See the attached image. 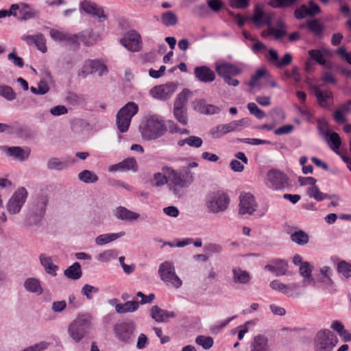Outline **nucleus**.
<instances>
[{
	"instance_id": "nucleus-63",
	"label": "nucleus",
	"mask_w": 351,
	"mask_h": 351,
	"mask_svg": "<svg viewBox=\"0 0 351 351\" xmlns=\"http://www.w3.org/2000/svg\"><path fill=\"white\" fill-rule=\"evenodd\" d=\"M292 62V56L291 53H287L284 55L281 60H278L277 67L282 68L290 64Z\"/></svg>"
},
{
	"instance_id": "nucleus-24",
	"label": "nucleus",
	"mask_w": 351,
	"mask_h": 351,
	"mask_svg": "<svg viewBox=\"0 0 351 351\" xmlns=\"http://www.w3.org/2000/svg\"><path fill=\"white\" fill-rule=\"evenodd\" d=\"M114 215L116 218L123 221H135L140 217L138 213L132 211L123 206L117 207L114 210Z\"/></svg>"
},
{
	"instance_id": "nucleus-17",
	"label": "nucleus",
	"mask_w": 351,
	"mask_h": 351,
	"mask_svg": "<svg viewBox=\"0 0 351 351\" xmlns=\"http://www.w3.org/2000/svg\"><path fill=\"white\" fill-rule=\"evenodd\" d=\"M267 180L273 187L277 190L283 189L288 186L287 176L277 170H270L267 173Z\"/></svg>"
},
{
	"instance_id": "nucleus-33",
	"label": "nucleus",
	"mask_w": 351,
	"mask_h": 351,
	"mask_svg": "<svg viewBox=\"0 0 351 351\" xmlns=\"http://www.w3.org/2000/svg\"><path fill=\"white\" fill-rule=\"evenodd\" d=\"M329 51L326 49H311L308 51V54L311 59L315 60L322 65L326 64V60L324 56L329 55Z\"/></svg>"
},
{
	"instance_id": "nucleus-55",
	"label": "nucleus",
	"mask_w": 351,
	"mask_h": 351,
	"mask_svg": "<svg viewBox=\"0 0 351 351\" xmlns=\"http://www.w3.org/2000/svg\"><path fill=\"white\" fill-rule=\"evenodd\" d=\"M270 287L272 289L278 291L282 293L287 294L289 293V287L287 285L280 282L278 280H273L270 283Z\"/></svg>"
},
{
	"instance_id": "nucleus-64",
	"label": "nucleus",
	"mask_w": 351,
	"mask_h": 351,
	"mask_svg": "<svg viewBox=\"0 0 351 351\" xmlns=\"http://www.w3.org/2000/svg\"><path fill=\"white\" fill-rule=\"evenodd\" d=\"M48 343L46 342H40L32 346H29L23 351H43L47 348Z\"/></svg>"
},
{
	"instance_id": "nucleus-31",
	"label": "nucleus",
	"mask_w": 351,
	"mask_h": 351,
	"mask_svg": "<svg viewBox=\"0 0 351 351\" xmlns=\"http://www.w3.org/2000/svg\"><path fill=\"white\" fill-rule=\"evenodd\" d=\"M139 303L137 301H128L121 304L115 305V310L118 313L134 312L138 309Z\"/></svg>"
},
{
	"instance_id": "nucleus-35",
	"label": "nucleus",
	"mask_w": 351,
	"mask_h": 351,
	"mask_svg": "<svg viewBox=\"0 0 351 351\" xmlns=\"http://www.w3.org/2000/svg\"><path fill=\"white\" fill-rule=\"evenodd\" d=\"M188 145L189 147L199 148L203 144L202 139L196 136H189V137L181 139L178 142L180 147H183L184 145Z\"/></svg>"
},
{
	"instance_id": "nucleus-1",
	"label": "nucleus",
	"mask_w": 351,
	"mask_h": 351,
	"mask_svg": "<svg viewBox=\"0 0 351 351\" xmlns=\"http://www.w3.org/2000/svg\"><path fill=\"white\" fill-rule=\"evenodd\" d=\"M273 19L274 14L265 13L261 7L256 6L250 20L257 28H261L264 25L267 26V29L261 32L263 38L273 36L274 39L278 40L287 34V25L283 20L278 19L276 22V27H274L271 24Z\"/></svg>"
},
{
	"instance_id": "nucleus-5",
	"label": "nucleus",
	"mask_w": 351,
	"mask_h": 351,
	"mask_svg": "<svg viewBox=\"0 0 351 351\" xmlns=\"http://www.w3.org/2000/svg\"><path fill=\"white\" fill-rule=\"evenodd\" d=\"M138 106L134 102H129L122 107L117 114L116 125L120 132L128 130L132 118L138 112Z\"/></svg>"
},
{
	"instance_id": "nucleus-51",
	"label": "nucleus",
	"mask_w": 351,
	"mask_h": 351,
	"mask_svg": "<svg viewBox=\"0 0 351 351\" xmlns=\"http://www.w3.org/2000/svg\"><path fill=\"white\" fill-rule=\"evenodd\" d=\"M247 109L252 114H254L259 119H261L266 116L265 113L261 110L255 103H249L247 104Z\"/></svg>"
},
{
	"instance_id": "nucleus-50",
	"label": "nucleus",
	"mask_w": 351,
	"mask_h": 351,
	"mask_svg": "<svg viewBox=\"0 0 351 351\" xmlns=\"http://www.w3.org/2000/svg\"><path fill=\"white\" fill-rule=\"evenodd\" d=\"M68 102L73 106L80 105L83 104L86 99L85 97L82 95H77L73 93H70L67 96Z\"/></svg>"
},
{
	"instance_id": "nucleus-21",
	"label": "nucleus",
	"mask_w": 351,
	"mask_h": 351,
	"mask_svg": "<svg viewBox=\"0 0 351 351\" xmlns=\"http://www.w3.org/2000/svg\"><path fill=\"white\" fill-rule=\"evenodd\" d=\"M313 93L317 102L322 108H328L332 101V93L329 90H322L317 86H313Z\"/></svg>"
},
{
	"instance_id": "nucleus-53",
	"label": "nucleus",
	"mask_w": 351,
	"mask_h": 351,
	"mask_svg": "<svg viewBox=\"0 0 351 351\" xmlns=\"http://www.w3.org/2000/svg\"><path fill=\"white\" fill-rule=\"evenodd\" d=\"M298 0H273L269 5L273 8H288L293 5Z\"/></svg>"
},
{
	"instance_id": "nucleus-8",
	"label": "nucleus",
	"mask_w": 351,
	"mask_h": 351,
	"mask_svg": "<svg viewBox=\"0 0 351 351\" xmlns=\"http://www.w3.org/2000/svg\"><path fill=\"white\" fill-rule=\"evenodd\" d=\"M230 203L228 195L223 192H217L211 194L206 202L208 211L217 214L227 210Z\"/></svg>"
},
{
	"instance_id": "nucleus-13",
	"label": "nucleus",
	"mask_w": 351,
	"mask_h": 351,
	"mask_svg": "<svg viewBox=\"0 0 351 351\" xmlns=\"http://www.w3.org/2000/svg\"><path fill=\"white\" fill-rule=\"evenodd\" d=\"M247 123V121L245 119L232 121L227 124L218 125L215 128V130L212 132V134L216 138H219L229 132L241 130V128Z\"/></svg>"
},
{
	"instance_id": "nucleus-39",
	"label": "nucleus",
	"mask_w": 351,
	"mask_h": 351,
	"mask_svg": "<svg viewBox=\"0 0 351 351\" xmlns=\"http://www.w3.org/2000/svg\"><path fill=\"white\" fill-rule=\"evenodd\" d=\"M79 180L84 183L92 184L98 180V176L89 170H84L78 175Z\"/></svg>"
},
{
	"instance_id": "nucleus-46",
	"label": "nucleus",
	"mask_w": 351,
	"mask_h": 351,
	"mask_svg": "<svg viewBox=\"0 0 351 351\" xmlns=\"http://www.w3.org/2000/svg\"><path fill=\"white\" fill-rule=\"evenodd\" d=\"M275 274L276 276H284L286 274L288 268V264L283 260L274 261Z\"/></svg>"
},
{
	"instance_id": "nucleus-23",
	"label": "nucleus",
	"mask_w": 351,
	"mask_h": 351,
	"mask_svg": "<svg viewBox=\"0 0 351 351\" xmlns=\"http://www.w3.org/2000/svg\"><path fill=\"white\" fill-rule=\"evenodd\" d=\"M250 351H270L267 337L263 335L255 336L250 343Z\"/></svg>"
},
{
	"instance_id": "nucleus-11",
	"label": "nucleus",
	"mask_w": 351,
	"mask_h": 351,
	"mask_svg": "<svg viewBox=\"0 0 351 351\" xmlns=\"http://www.w3.org/2000/svg\"><path fill=\"white\" fill-rule=\"evenodd\" d=\"M239 206V213L240 215L248 214L252 215L256 210L258 204L252 194L245 193L240 195Z\"/></svg>"
},
{
	"instance_id": "nucleus-9",
	"label": "nucleus",
	"mask_w": 351,
	"mask_h": 351,
	"mask_svg": "<svg viewBox=\"0 0 351 351\" xmlns=\"http://www.w3.org/2000/svg\"><path fill=\"white\" fill-rule=\"evenodd\" d=\"M27 192L23 187L18 189L10 198L6 205L8 212L11 215L19 213L25 202Z\"/></svg>"
},
{
	"instance_id": "nucleus-48",
	"label": "nucleus",
	"mask_w": 351,
	"mask_h": 351,
	"mask_svg": "<svg viewBox=\"0 0 351 351\" xmlns=\"http://www.w3.org/2000/svg\"><path fill=\"white\" fill-rule=\"evenodd\" d=\"M47 168L51 170H61L66 167L65 162L60 160L58 158H50L47 163Z\"/></svg>"
},
{
	"instance_id": "nucleus-16",
	"label": "nucleus",
	"mask_w": 351,
	"mask_h": 351,
	"mask_svg": "<svg viewBox=\"0 0 351 351\" xmlns=\"http://www.w3.org/2000/svg\"><path fill=\"white\" fill-rule=\"evenodd\" d=\"M321 12V9L313 1H309L308 5H302L294 12L295 17L298 19H302L306 16H314Z\"/></svg>"
},
{
	"instance_id": "nucleus-6",
	"label": "nucleus",
	"mask_w": 351,
	"mask_h": 351,
	"mask_svg": "<svg viewBox=\"0 0 351 351\" xmlns=\"http://www.w3.org/2000/svg\"><path fill=\"white\" fill-rule=\"evenodd\" d=\"M143 138L156 139L162 135L165 128L162 123L154 117L148 119L145 124L140 127Z\"/></svg>"
},
{
	"instance_id": "nucleus-28",
	"label": "nucleus",
	"mask_w": 351,
	"mask_h": 351,
	"mask_svg": "<svg viewBox=\"0 0 351 351\" xmlns=\"http://www.w3.org/2000/svg\"><path fill=\"white\" fill-rule=\"evenodd\" d=\"M238 160H232L230 162L231 169L236 172H241L244 169V166L241 163L247 164V158L243 152H238L235 154Z\"/></svg>"
},
{
	"instance_id": "nucleus-40",
	"label": "nucleus",
	"mask_w": 351,
	"mask_h": 351,
	"mask_svg": "<svg viewBox=\"0 0 351 351\" xmlns=\"http://www.w3.org/2000/svg\"><path fill=\"white\" fill-rule=\"evenodd\" d=\"M291 241L298 245H304L308 242V236L302 230L295 232L291 235Z\"/></svg>"
},
{
	"instance_id": "nucleus-42",
	"label": "nucleus",
	"mask_w": 351,
	"mask_h": 351,
	"mask_svg": "<svg viewBox=\"0 0 351 351\" xmlns=\"http://www.w3.org/2000/svg\"><path fill=\"white\" fill-rule=\"evenodd\" d=\"M307 194L309 197L314 198L317 201H321L328 197V195L321 192L316 185H312L307 190Z\"/></svg>"
},
{
	"instance_id": "nucleus-49",
	"label": "nucleus",
	"mask_w": 351,
	"mask_h": 351,
	"mask_svg": "<svg viewBox=\"0 0 351 351\" xmlns=\"http://www.w3.org/2000/svg\"><path fill=\"white\" fill-rule=\"evenodd\" d=\"M33 42L38 50L43 53H45L47 51L46 40L42 34L35 35Z\"/></svg>"
},
{
	"instance_id": "nucleus-19",
	"label": "nucleus",
	"mask_w": 351,
	"mask_h": 351,
	"mask_svg": "<svg viewBox=\"0 0 351 351\" xmlns=\"http://www.w3.org/2000/svg\"><path fill=\"white\" fill-rule=\"evenodd\" d=\"M81 8L86 14L97 19H99L100 21H104L106 19V16L104 14L102 8L94 3H91L88 1H84L81 3Z\"/></svg>"
},
{
	"instance_id": "nucleus-20",
	"label": "nucleus",
	"mask_w": 351,
	"mask_h": 351,
	"mask_svg": "<svg viewBox=\"0 0 351 351\" xmlns=\"http://www.w3.org/2000/svg\"><path fill=\"white\" fill-rule=\"evenodd\" d=\"M195 77L201 82L210 83L215 80V73L208 66L202 65L194 69Z\"/></svg>"
},
{
	"instance_id": "nucleus-30",
	"label": "nucleus",
	"mask_w": 351,
	"mask_h": 351,
	"mask_svg": "<svg viewBox=\"0 0 351 351\" xmlns=\"http://www.w3.org/2000/svg\"><path fill=\"white\" fill-rule=\"evenodd\" d=\"M233 280L236 283L246 284L251 279L250 274L239 268H234L232 269Z\"/></svg>"
},
{
	"instance_id": "nucleus-10",
	"label": "nucleus",
	"mask_w": 351,
	"mask_h": 351,
	"mask_svg": "<svg viewBox=\"0 0 351 351\" xmlns=\"http://www.w3.org/2000/svg\"><path fill=\"white\" fill-rule=\"evenodd\" d=\"M176 89V84L169 82L154 86L151 89L150 94L156 99L166 101L171 97Z\"/></svg>"
},
{
	"instance_id": "nucleus-62",
	"label": "nucleus",
	"mask_w": 351,
	"mask_h": 351,
	"mask_svg": "<svg viewBox=\"0 0 351 351\" xmlns=\"http://www.w3.org/2000/svg\"><path fill=\"white\" fill-rule=\"evenodd\" d=\"M8 59L12 60L13 64L19 68H22L24 65L23 60L14 52L10 53L8 55Z\"/></svg>"
},
{
	"instance_id": "nucleus-26",
	"label": "nucleus",
	"mask_w": 351,
	"mask_h": 351,
	"mask_svg": "<svg viewBox=\"0 0 351 351\" xmlns=\"http://www.w3.org/2000/svg\"><path fill=\"white\" fill-rule=\"evenodd\" d=\"M136 166V162L134 158H126L119 163L109 167V171H129L134 169Z\"/></svg>"
},
{
	"instance_id": "nucleus-25",
	"label": "nucleus",
	"mask_w": 351,
	"mask_h": 351,
	"mask_svg": "<svg viewBox=\"0 0 351 351\" xmlns=\"http://www.w3.org/2000/svg\"><path fill=\"white\" fill-rule=\"evenodd\" d=\"M195 110L202 114H216L219 112V108L214 105L206 104L202 99H197L193 102Z\"/></svg>"
},
{
	"instance_id": "nucleus-7",
	"label": "nucleus",
	"mask_w": 351,
	"mask_h": 351,
	"mask_svg": "<svg viewBox=\"0 0 351 351\" xmlns=\"http://www.w3.org/2000/svg\"><path fill=\"white\" fill-rule=\"evenodd\" d=\"M158 274L161 280L168 286L178 289L182 285V281L176 274L174 265L171 262L162 263L160 265Z\"/></svg>"
},
{
	"instance_id": "nucleus-41",
	"label": "nucleus",
	"mask_w": 351,
	"mask_h": 351,
	"mask_svg": "<svg viewBox=\"0 0 351 351\" xmlns=\"http://www.w3.org/2000/svg\"><path fill=\"white\" fill-rule=\"evenodd\" d=\"M49 34L51 38L57 42H69L73 40V38L70 37L69 34L54 29L50 30Z\"/></svg>"
},
{
	"instance_id": "nucleus-34",
	"label": "nucleus",
	"mask_w": 351,
	"mask_h": 351,
	"mask_svg": "<svg viewBox=\"0 0 351 351\" xmlns=\"http://www.w3.org/2000/svg\"><path fill=\"white\" fill-rule=\"evenodd\" d=\"M192 95V93L187 88H185L180 92L174 101L173 106L186 108V104L189 98Z\"/></svg>"
},
{
	"instance_id": "nucleus-43",
	"label": "nucleus",
	"mask_w": 351,
	"mask_h": 351,
	"mask_svg": "<svg viewBox=\"0 0 351 351\" xmlns=\"http://www.w3.org/2000/svg\"><path fill=\"white\" fill-rule=\"evenodd\" d=\"M162 23L167 26H174L178 23V18L176 14L171 11L165 12L161 16Z\"/></svg>"
},
{
	"instance_id": "nucleus-57",
	"label": "nucleus",
	"mask_w": 351,
	"mask_h": 351,
	"mask_svg": "<svg viewBox=\"0 0 351 351\" xmlns=\"http://www.w3.org/2000/svg\"><path fill=\"white\" fill-rule=\"evenodd\" d=\"M284 75L287 78H293L296 82H298L301 80V75L299 72V69L297 66H293L291 72L288 70H286L284 72Z\"/></svg>"
},
{
	"instance_id": "nucleus-22",
	"label": "nucleus",
	"mask_w": 351,
	"mask_h": 351,
	"mask_svg": "<svg viewBox=\"0 0 351 351\" xmlns=\"http://www.w3.org/2000/svg\"><path fill=\"white\" fill-rule=\"evenodd\" d=\"M151 315L156 322H165L169 319L174 317L175 314L173 311L163 310L158 306L155 305L152 307Z\"/></svg>"
},
{
	"instance_id": "nucleus-60",
	"label": "nucleus",
	"mask_w": 351,
	"mask_h": 351,
	"mask_svg": "<svg viewBox=\"0 0 351 351\" xmlns=\"http://www.w3.org/2000/svg\"><path fill=\"white\" fill-rule=\"evenodd\" d=\"M253 42H254V43L251 47V49L254 53H258L267 50V47L266 45L258 40L257 38Z\"/></svg>"
},
{
	"instance_id": "nucleus-61",
	"label": "nucleus",
	"mask_w": 351,
	"mask_h": 351,
	"mask_svg": "<svg viewBox=\"0 0 351 351\" xmlns=\"http://www.w3.org/2000/svg\"><path fill=\"white\" fill-rule=\"evenodd\" d=\"M266 72H267V70L264 68L258 69L256 71V73L252 77L251 80L249 83L250 86L252 88H254L256 86L257 81L261 77L264 76L265 75Z\"/></svg>"
},
{
	"instance_id": "nucleus-14",
	"label": "nucleus",
	"mask_w": 351,
	"mask_h": 351,
	"mask_svg": "<svg viewBox=\"0 0 351 351\" xmlns=\"http://www.w3.org/2000/svg\"><path fill=\"white\" fill-rule=\"evenodd\" d=\"M140 35L134 30L128 32L121 39V43L128 50L136 52L141 49Z\"/></svg>"
},
{
	"instance_id": "nucleus-54",
	"label": "nucleus",
	"mask_w": 351,
	"mask_h": 351,
	"mask_svg": "<svg viewBox=\"0 0 351 351\" xmlns=\"http://www.w3.org/2000/svg\"><path fill=\"white\" fill-rule=\"evenodd\" d=\"M265 57L269 62L277 67L279 60V56L278 51L276 49H269L268 50V53L265 54Z\"/></svg>"
},
{
	"instance_id": "nucleus-47",
	"label": "nucleus",
	"mask_w": 351,
	"mask_h": 351,
	"mask_svg": "<svg viewBox=\"0 0 351 351\" xmlns=\"http://www.w3.org/2000/svg\"><path fill=\"white\" fill-rule=\"evenodd\" d=\"M337 271L346 278L351 277V264L342 261L337 265Z\"/></svg>"
},
{
	"instance_id": "nucleus-52",
	"label": "nucleus",
	"mask_w": 351,
	"mask_h": 351,
	"mask_svg": "<svg viewBox=\"0 0 351 351\" xmlns=\"http://www.w3.org/2000/svg\"><path fill=\"white\" fill-rule=\"evenodd\" d=\"M319 271L323 276L322 279V282L328 285H333V280L330 278L331 269L329 267H323L320 269Z\"/></svg>"
},
{
	"instance_id": "nucleus-59",
	"label": "nucleus",
	"mask_w": 351,
	"mask_h": 351,
	"mask_svg": "<svg viewBox=\"0 0 351 351\" xmlns=\"http://www.w3.org/2000/svg\"><path fill=\"white\" fill-rule=\"evenodd\" d=\"M154 179L156 181V186H163L168 182V176H167L164 172L163 174L161 173H156L154 175Z\"/></svg>"
},
{
	"instance_id": "nucleus-36",
	"label": "nucleus",
	"mask_w": 351,
	"mask_h": 351,
	"mask_svg": "<svg viewBox=\"0 0 351 351\" xmlns=\"http://www.w3.org/2000/svg\"><path fill=\"white\" fill-rule=\"evenodd\" d=\"M64 275L70 279L77 280L82 276V270L80 263H75L69 266L64 272Z\"/></svg>"
},
{
	"instance_id": "nucleus-56",
	"label": "nucleus",
	"mask_w": 351,
	"mask_h": 351,
	"mask_svg": "<svg viewBox=\"0 0 351 351\" xmlns=\"http://www.w3.org/2000/svg\"><path fill=\"white\" fill-rule=\"evenodd\" d=\"M329 139L332 143V145H330L331 149L334 152H337V150L339 149L341 144V138L339 135L336 132H332L330 134Z\"/></svg>"
},
{
	"instance_id": "nucleus-15",
	"label": "nucleus",
	"mask_w": 351,
	"mask_h": 351,
	"mask_svg": "<svg viewBox=\"0 0 351 351\" xmlns=\"http://www.w3.org/2000/svg\"><path fill=\"white\" fill-rule=\"evenodd\" d=\"M107 72V68L98 61L88 60L85 62L82 69L79 71V76L85 77L89 73H97L102 75Z\"/></svg>"
},
{
	"instance_id": "nucleus-29",
	"label": "nucleus",
	"mask_w": 351,
	"mask_h": 351,
	"mask_svg": "<svg viewBox=\"0 0 351 351\" xmlns=\"http://www.w3.org/2000/svg\"><path fill=\"white\" fill-rule=\"evenodd\" d=\"M24 287L27 291L37 295H40L43 293L40 281L34 278H29L25 280Z\"/></svg>"
},
{
	"instance_id": "nucleus-58",
	"label": "nucleus",
	"mask_w": 351,
	"mask_h": 351,
	"mask_svg": "<svg viewBox=\"0 0 351 351\" xmlns=\"http://www.w3.org/2000/svg\"><path fill=\"white\" fill-rule=\"evenodd\" d=\"M48 202H49L48 196L47 195L42 194L37 197L36 206L38 210H40V211H43L45 209Z\"/></svg>"
},
{
	"instance_id": "nucleus-27",
	"label": "nucleus",
	"mask_w": 351,
	"mask_h": 351,
	"mask_svg": "<svg viewBox=\"0 0 351 351\" xmlns=\"http://www.w3.org/2000/svg\"><path fill=\"white\" fill-rule=\"evenodd\" d=\"M8 153L16 159L23 161L29 158L30 150L27 148L22 149L20 147H12L8 148Z\"/></svg>"
},
{
	"instance_id": "nucleus-2",
	"label": "nucleus",
	"mask_w": 351,
	"mask_h": 351,
	"mask_svg": "<svg viewBox=\"0 0 351 351\" xmlns=\"http://www.w3.org/2000/svg\"><path fill=\"white\" fill-rule=\"evenodd\" d=\"M90 328V317L88 315L77 316L69 325L68 332L71 339L80 341L87 334Z\"/></svg>"
},
{
	"instance_id": "nucleus-4",
	"label": "nucleus",
	"mask_w": 351,
	"mask_h": 351,
	"mask_svg": "<svg viewBox=\"0 0 351 351\" xmlns=\"http://www.w3.org/2000/svg\"><path fill=\"white\" fill-rule=\"evenodd\" d=\"M162 171L168 176L169 180L176 186L186 188L189 186L194 181V174L189 169L181 172L165 166L162 167Z\"/></svg>"
},
{
	"instance_id": "nucleus-44",
	"label": "nucleus",
	"mask_w": 351,
	"mask_h": 351,
	"mask_svg": "<svg viewBox=\"0 0 351 351\" xmlns=\"http://www.w3.org/2000/svg\"><path fill=\"white\" fill-rule=\"evenodd\" d=\"M312 267L308 262H304L300 267V274L304 278V282L307 280L312 281L311 278Z\"/></svg>"
},
{
	"instance_id": "nucleus-45",
	"label": "nucleus",
	"mask_w": 351,
	"mask_h": 351,
	"mask_svg": "<svg viewBox=\"0 0 351 351\" xmlns=\"http://www.w3.org/2000/svg\"><path fill=\"white\" fill-rule=\"evenodd\" d=\"M195 343L204 349L208 350L213 346V339L210 337L199 335L196 337Z\"/></svg>"
},
{
	"instance_id": "nucleus-37",
	"label": "nucleus",
	"mask_w": 351,
	"mask_h": 351,
	"mask_svg": "<svg viewBox=\"0 0 351 351\" xmlns=\"http://www.w3.org/2000/svg\"><path fill=\"white\" fill-rule=\"evenodd\" d=\"M173 115L176 120L183 125L188 123L186 108L173 106Z\"/></svg>"
},
{
	"instance_id": "nucleus-3",
	"label": "nucleus",
	"mask_w": 351,
	"mask_h": 351,
	"mask_svg": "<svg viewBox=\"0 0 351 351\" xmlns=\"http://www.w3.org/2000/svg\"><path fill=\"white\" fill-rule=\"evenodd\" d=\"M338 343L335 334L328 329L318 331L314 339L315 351H333Z\"/></svg>"
},
{
	"instance_id": "nucleus-38",
	"label": "nucleus",
	"mask_w": 351,
	"mask_h": 351,
	"mask_svg": "<svg viewBox=\"0 0 351 351\" xmlns=\"http://www.w3.org/2000/svg\"><path fill=\"white\" fill-rule=\"evenodd\" d=\"M306 25L308 30L313 33L315 36L320 35L324 28L323 24L318 19L308 21L306 22Z\"/></svg>"
},
{
	"instance_id": "nucleus-18",
	"label": "nucleus",
	"mask_w": 351,
	"mask_h": 351,
	"mask_svg": "<svg viewBox=\"0 0 351 351\" xmlns=\"http://www.w3.org/2000/svg\"><path fill=\"white\" fill-rule=\"evenodd\" d=\"M215 71L223 79L228 76H235L241 73V69L228 62L216 63Z\"/></svg>"
},
{
	"instance_id": "nucleus-32",
	"label": "nucleus",
	"mask_w": 351,
	"mask_h": 351,
	"mask_svg": "<svg viewBox=\"0 0 351 351\" xmlns=\"http://www.w3.org/2000/svg\"><path fill=\"white\" fill-rule=\"evenodd\" d=\"M41 265L44 267L45 271L51 275L56 276V271L58 267L52 262L51 258L43 254L40 256Z\"/></svg>"
},
{
	"instance_id": "nucleus-12",
	"label": "nucleus",
	"mask_w": 351,
	"mask_h": 351,
	"mask_svg": "<svg viewBox=\"0 0 351 351\" xmlns=\"http://www.w3.org/2000/svg\"><path fill=\"white\" fill-rule=\"evenodd\" d=\"M135 326L132 323H120L115 326L114 332L121 341L130 343L134 340Z\"/></svg>"
}]
</instances>
